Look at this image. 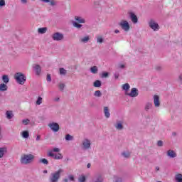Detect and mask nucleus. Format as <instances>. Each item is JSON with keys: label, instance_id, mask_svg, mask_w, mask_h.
I'll return each instance as SVG.
<instances>
[{"label": "nucleus", "instance_id": "42", "mask_svg": "<svg viewBox=\"0 0 182 182\" xmlns=\"http://www.w3.org/2000/svg\"><path fill=\"white\" fill-rule=\"evenodd\" d=\"M29 119H23L22 120V123L23 124H24L25 126H27V124H29Z\"/></svg>", "mask_w": 182, "mask_h": 182}, {"label": "nucleus", "instance_id": "27", "mask_svg": "<svg viewBox=\"0 0 182 182\" xmlns=\"http://www.w3.org/2000/svg\"><path fill=\"white\" fill-rule=\"evenodd\" d=\"M152 107H153V104L150 102H147L145 105L146 112H149V110H150V109H151Z\"/></svg>", "mask_w": 182, "mask_h": 182}, {"label": "nucleus", "instance_id": "47", "mask_svg": "<svg viewBox=\"0 0 182 182\" xmlns=\"http://www.w3.org/2000/svg\"><path fill=\"white\" fill-rule=\"evenodd\" d=\"M95 182H103V178H102L100 176H99L97 178V181H95Z\"/></svg>", "mask_w": 182, "mask_h": 182}, {"label": "nucleus", "instance_id": "39", "mask_svg": "<svg viewBox=\"0 0 182 182\" xmlns=\"http://www.w3.org/2000/svg\"><path fill=\"white\" fill-rule=\"evenodd\" d=\"M101 77H102V78L109 77V73H107V72H103V73H102Z\"/></svg>", "mask_w": 182, "mask_h": 182}, {"label": "nucleus", "instance_id": "62", "mask_svg": "<svg viewBox=\"0 0 182 182\" xmlns=\"http://www.w3.org/2000/svg\"><path fill=\"white\" fill-rule=\"evenodd\" d=\"M157 182H161V181H157Z\"/></svg>", "mask_w": 182, "mask_h": 182}, {"label": "nucleus", "instance_id": "44", "mask_svg": "<svg viewBox=\"0 0 182 182\" xmlns=\"http://www.w3.org/2000/svg\"><path fill=\"white\" fill-rule=\"evenodd\" d=\"M47 82H52V77L50 76V74H48L46 77Z\"/></svg>", "mask_w": 182, "mask_h": 182}, {"label": "nucleus", "instance_id": "30", "mask_svg": "<svg viewBox=\"0 0 182 182\" xmlns=\"http://www.w3.org/2000/svg\"><path fill=\"white\" fill-rule=\"evenodd\" d=\"M122 156H123V157H124L125 159H129V157H130V152L124 151L122 153Z\"/></svg>", "mask_w": 182, "mask_h": 182}, {"label": "nucleus", "instance_id": "18", "mask_svg": "<svg viewBox=\"0 0 182 182\" xmlns=\"http://www.w3.org/2000/svg\"><path fill=\"white\" fill-rule=\"evenodd\" d=\"M89 41H90V38L89 37V36H87L80 39V42H81L82 43H87Z\"/></svg>", "mask_w": 182, "mask_h": 182}, {"label": "nucleus", "instance_id": "2", "mask_svg": "<svg viewBox=\"0 0 182 182\" xmlns=\"http://www.w3.org/2000/svg\"><path fill=\"white\" fill-rule=\"evenodd\" d=\"M63 173V169L60 168L58 171L52 173L49 177L50 182H58L59 178H60V174Z\"/></svg>", "mask_w": 182, "mask_h": 182}, {"label": "nucleus", "instance_id": "20", "mask_svg": "<svg viewBox=\"0 0 182 182\" xmlns=\"http://www.w3.org/2000/svg\"><path fill=\"white\" fill-rule=\"evenodd\" d=\"M91 73H93V75H96L97 72H99V68H97V66H92L90 69Z\"/></svg>", "mask_w": 182, "mask_h": 182}, {"label": "nucleus", "instance_id": "46", "mask_svg": "<svg viewBox=\"0 0 182 182\" xmlns=\"http://www.w3.org/2000/svg\"><path fill=\"white\" fill-rule=\"evenodd\" d=\"M51 151H53L54 153H59V151H60V149L59 148H53Z\"/></svg>", "mask_w": 182, "mask_h": 182}, {"label": "nucleus", "instance_id": "5", "mask_svg": "<svg viewBox=\"0 0 182 182\" xmlns=\"http://www.w3.org/2000/svg\"><path fill=\"white\" fill-rule=\"evenodd\" d=\"M149 26L154 31H157L159 29H160V26H159V23H156V21H154L153 19L149 21Z\"/></svg>", "mask_w": 182, "mask_h": 182}, {"label": "nucleus", "instance_id": "56", "mask_svg": "<svg viewBox=\"0 0 182 182\" xmlns=\"http://www.w3.org/2000/svg\"><path fill=\"white\" fill-rule=\"evenodd\" d=\"M156 70H161V67H157Z\"/></svg>", "mask_w": 182, "mask_h": 182}, {"label": "nucleus", "instance_id": "21", "mask_svg": "<svg viewBox=\"0 0 182 182\" xmlns=\"http://www.w3.org/2000/svg\"><path fill=\"white\" fill-rule=\"evenodd\" d=\"M0 90L1 92H6V90H8V85H6V84L4 83L1 84Z\"/></svg>", "mask_w": 182, "mask_h": 182}, {"label": "nucleus", "instance_id": "17", "mask_svg": "<svg viewBox=\"0 0 182 182\" xmlns=\"http://www.w3.org/2000/svg\"><path fill=\"white\" fill-rule=\"evenodd\" d=\"M8 149L5 147H0V159H2L4 156H5L6 153H7Z\"/></svg>", "mask_w": 182, "mask_h": 182}, {"label": "nucleus", "instance_id": "45", "mask_svg": "<svg viewBox=\"0 0 182 182\" xmlns=\"http://www.w3.org/2000/svg\"><path fill=\"white\" fill-rule=\"evenodd\" d=\"M6 5L5 0H0V7L5 6Z\"/></svg>", "mask_w": 182, "mask_h": 182}, {"label": "nucleus", "instance_id": "11", "mask_svg": "<svg viewBox=\"0 0 182 182\" xmlns=\"http://www.w3.org/2000/svg\"><path fill=\"white\" fill-rule=\"evenodd\" d=\"M91 144H92L90 143V140H89V139H85L82 141V146H83L84 150H89Z\"/></svg>", "mask_w": 182, "mask_h": 182}, {"label": "nucleus", "instance_id": "26", "mask_svg": "<svg viewBox=\"0 0 182 182\" xmlns=\"http://www.w3.org/2000/svg\"><path fill=\"white\" fill-rule=\"evenodd\" d=\"M2 80L4 82V83H5L6 85L9 83V77H8V75H4L2 76Z\"/></svg>", "mask_w": 182, "mask_h": 182}, {"label": "nucleus", "instance_id": "43", "mask_svg": "<svg viewBox=\"0 0 182 182\" xmlns=\"http://www.w3.org/2000/svg\"><path fill=\"white\" fill-rule=\"evenodd\" d=\"M163 144H164V142H163V141L159 140V141H157L158 147H163Z\"/></svg>", "mask_w": 182, "mask_h": 182}, {"label": "nucleus", "instance_id": "24", "mask_svg": "<svg viewBox=\"0 0 182 182\" xmlns=\"http://www.w3.org/2000/svg\"><path fill=\"white\" fill-rule=\"evenodd\" d=\"M75 21H77V22H79V23H85V22H86V21L85 20V18H82V17H79V16H75Z\"/></svg>", "mask_w": 182, "mask_h": 182}, {"label": "nucleus", "instance_id": "23", "mask_svg": "<svg viewBox=\"0 0 182 182\" xmlns=\"http://www.w3.org/2000/svg\"><path fill=\"white\" fill-rule=\"evenodd\" d=\"M46 31H48V28L46 27L38 28V33H41V35H43V33H46Z\"/></svg>", "mask_w": 182, "mask_h": 182}, {"label": "nucleus", "instance_id": "9", "mask_svg": "<svg viewBox=\"0 0 182 182\" xmlns=\"http://www.w3.org/2000/svg\"><path fill=\"white\" fill-rule=\"evenodd\" d=\"M127 96L130 97H137L139 96V90L137 88H132L130 93H127Z\"/></svg>", "mask_w": 182, "mask_h": 182}, {"label": "nucleus", "instance_id": "50", "mask_svg": "<svg viewBox=\"0 0 182 182\" xmlns=\"http://www.w3.org/2000/svg\"><path fill=\"white\" fill-rule=\"evenodd\" d=\"M49 2H50V5H51V6H55V5H56V3L53 0H51Z\"/></svg>", "mask_w": 182, "mask_h": 182}, {"label": "nucleus", "instance_id": "7", "mask_svg": "<svg viewBox=\"0 0 182 182\" xmlns=\"http://www.w3.org/2000/svg\"><path fill=\"white\" fill-rule=\"evenodd\" d=\"M48 157H54L55 160H62L63 159V156H62V154H55L52 152V151H48L47 154Z\"/></svg>", "mask_w": 182, "mask_h": 182}, {"label": "nucleus", "instance_id": "36", "mask_svg": "<svg viewBox=\"0 0 182 182\" xmlns=\"http://www.w3.org/2000/svg\"><path fill=\"white\" fill-rule=\"evenodd\" d=\"M73 26H75V28H77V29L82 28V24H79L77 22H73Z\"/></svg>", "mask_w": 182, "mask_h": 182}, {"label": "nucleus", "instance_id": "3", "mask_svg": "<svg viewBox=\"0 0 182 182\" xmlns=\"http://www.w3.org/2000/svg\"><path fill=\"white\" fill-rule=\"evenodd\" d=\"M14 79L18 85H25L26 82V76L22 73H16L14 75Z\"/></svg>", "mask_w": 182, "mask_h": 182}, {"label": "nucleus", "instance_id": "29", "mask_svg": "<svg viewBox=\"0 0 182 182\" xmlns=\"http://www.w3.org/2000/svg\"><path fill=\"white\" fill-rule=\"evenodd\" d=\"M22 137L23 139H28V137H29V132L28 131H23L22 132Z\"/></svg>", "mask_w": 182, "mask_h": 182}, {"label": "nucleus", "instance_id": "37", "mask_svg": "<svg viewBox=\"0 0 182 182\" xmlns=\"http://www.w3.org/2000/svg\"><path fill=\"white\" fill-rule=\"evenodd\" d=\"M36 105H38V106L42 105V97H38L36 101Z\"/></svg>", "mask_w": 182, "mask_h": 182}, {"label": "nucleus", "instance_id": "59", "mask_svg": "<svg viewBox=\"0 0 182 182\" xmlns=\"http://www.w3.org/2000/svg\"><path fill=\"white\" fill-rule=\"evenodd\" d=\"M43 173H44L45 174L48 173V170H44V171H43Z\"/></svg>", "mask_w": 182, "mask_h": 182}, {"label": "nucleus", "instance_id": "58", "mask_svg": "<svg viewBox=\"0 0 182 182\" xmlns=\"http://www.w3.org/2000/svg\"><path fill=\"white\" fill-rule=\"evenodd\" d=\"M156 171H159V170H160V167L156 166Z\"/></svg>", "mask_w": 182, "mask_h": 182}, {"label": "nucleus", "instance_id": "32", "mask_svg": "<svg viewBox=\"0 0 182 182\" xmlns=\"http://www.w3.org/2000/svg\"><path fill=\"white\" fill-rule=\"evenodd\" d=\"M65 140L66 141H72L73 140V136L70 134L65 135Z\"/></svg>", "mask_w": 182, "mask_h": 182}, {"label": "nucleus", "instance_id": "28", "mask_svg": "<svg viewBox=\"0 0 182 182\" xmlns=\"http://www.w3.org/2000/svg\"><path fill=\"white\" fill-rule=\"evenodd\" d=\"M123 90H125V92H127L129 89H130V85L129 83H125L122 85Z\"/></svg>", "mask_w": 182, "mask_h": 182}, {"label": "nucleus", "instance_id": "1", "mask_svg": "<svg viewBox=\"0 0 182 182\" xmlns=\"http://www.w3.org/2000/svg\"><path fill=\"white\" fill-rule=\"evenodd\" d=\"M33 160H35V156L32 154H23L20 159V163H21V164L28 165L31 164Z\"/></svg>", "mask_w": 182, "mask_h": 182}, {"label": "nucleus", "instance_id": "31", "mask_svg": "<svg viewBox=\"0 0 182 182\" xmlns=\"http://www.w3.org/2000/svg\"><path fill=\"white\" fill-rule=\"evenodd\" d=\"M39 163H42L43 164H46V166H48V164H49V161L46 159H41L39 160Z\"/></svg>", "mask_w": 182, "mask_h": 182}, {"label": "nucleus", "instance_id": "15", "mask_svg": "<svg viewBox=\"0 0 182 182\" xmlns=\"http://www.w3.org/2000/svg\"><path fill=\"white\" fill-rule=\"evenodd\" d=\"M104 114L106 119H109L110 117V109L107 107H104Z\"/></svg>", "mask_w": 182, "mask_h": 182}, {"label": "nucleus", "instance_id": "10", "mask_svg": "<svg viewBox=\"0 0 182 182\" xmlns=\"http://www.w3.org/2000/svg\"><path fill=\"white\" fill-rule=\"evenodd\" d=\"M123 123L124 122L122 120H117L114 126L117 130H123L124 129Z\"/></svg>", "mask_w": 182, "mask_h": 182}, {"label": "nucleus", "instance_id": "8", "mask_svg": "<svg viewBox=\"0 0 182 182\" xmlns=\"http://www.w3.org/2000/svg\"><path fill=\"white\" fill-rule=\"evenodd\" d=\"M48 127H50V130H52L53 132H59V124L56 122H52L48 124Z\"/></svg>", "mask_w": 182, "mask_h": 182}, {"label": "nucleus", "instance_id": "12", "mask_svg": "<svg viewBox=\"0 0 182 182\" xmlns=\"http://www.w3.org/2000/svg\"><path fill=\"white\" fill-rule=\"evenodd\" d=\"M129 18L132 21V22L134 24L137 23L139 22V18H137V16L134 14L133 12L129 13Z\"/></svg>", "mask_w": 182, "mask_h": 182}, {"label": "nucleus", "instance_id": "22", "mask_svg": "<svg viewBox=\"0 0 182 182\" xmlns=\"http://www.w3.org/2000/svg\"><path fill=\"white\" fill-rule=\"evenodd\" d=\"M175 181L176 182H182V174L178 173L175 175Z\"/></svg>", "mask_w": 182, "mask_h": 182}, {"label": "nucleus", "instance_id": "61", "mask_svg": "<svg viewBox=\"0 0 182 182\" xmlns=\"http://www.w3.org/2000/svg\"><path fill=\"white\" fill-rule=\"evenodd\" d=\"M59 98L55 99V102H58Z\"/></svg>", "mask_w": 182, "mask_h": 182}, {"label": "nucleus", "instance_id": "38", "mask_svg": "<svg viewBox=\"0 0 182 182\" xmlns=\"http://www.w3.org/2000/svg\"><path fill=\"white\" fill-rule=\"evenodd\" d=\"M126 68V65L124 64L119 63L117 66V69H124Z\"/></svg>", "mask_w": 182, "mask_h": 182}, {"label": "nucleus", "instance_id": "53", "mask_svg": "<svg viewBox=\"0 0 182 182\" xmlns=\"http://www.w3.org/2000/svg\"><path fill=\"white\" fill-rule=\"evenodd\" d=\"M114 77H115V79H119V74H117V73H115L114 75Z\"/></svg>", "mask_w": 182, "mask_h": 182}, {"label": "nucleus", "instance_id": "52", "mask_svg": "<svg viewBox=\"0 0 182 182\" xmlns=\"http://www.w3.org/2000/svg\"><path fill=\"white\" fill-rule=\"evenodd\" d=\"M42 2H45V4H48V2H50V0H41Z\"/></svg>", "mask_w": 182, "mask_h": 182}, {"label": "nucleus", "instance_id": "35", "mask_svg": "<svg viewBox=\"0 0 182 182\" xmlns=\"http://www.w3.org/2000/svg\"><path fill=\"white\" fill-rule=\"evenodd\" d=\"M103 37L102 36H98L97 37V43H103Z\"/></svg>", "mask_w": 182, "mask_h": 182}, {"label": "nucleus", "instance_id": "19", "mask_svg": "<svg viewBox=\"0 0 182 182\" xmlns=\"http://www.w3.org/2000/svg\"><path fill=\"white\" fill-rule=\"evenodd\" d=\"M34 69L36 70V75H41V72H42V68H41V65H36L34 66Z\"/></svg>", "mask_w": 182, "mask_h": 182}, {"label": "nucleus", "instance_id": "55", "mask_svg": "<svg viewBox=\"0 0 182 182\" xmlns=\"http://www.w3.org/2000/svg\"><path fill=\"white\" fill-rule=\"evenodd\" d=\"M91 166H92V164H90V163L87 164V168H90Z\"/></svg>", "mask_w": 182, "mask_h": 182}, {"label": "nucleus", "instance_id": "34", "mask_svg": "<svg viewBox=\"0 0 182 182\" xmlns=\"http://www.w3.org/2000/svg\"><path fill=\"white\" fill-rule=\"evenodd\" d=\"M94 96H95V97H102V92L100 90L95 91Z\"/></svg>", "mask_w": 182, "mask_h": 182}, {"label": "nucleus", "instance_id": "51", "mask_svg": "<svg viewBox=\"0 0 182 182\" xmlns=\"http://www.w3.org/2000/svg\"><path fill=\"white\" fill-rule=\"evenodd\" d=\"M21 4H28V0H21Z\"/></svg>", "mask_w": 182, "mask_h": 182}, {"label": "nucleus", "instance_id": "14", "mask_svg": "<svg viewBox=\"0 0 182 182\" xmlns=\"http://www.w3.org/2000/svg\"><path fill=\"white\" fill-rule=\"evenodd\" d=\"M154 105L155 107H160V97L154 95Z\"/></svg>", "mask_w": 182, "mask_h": 182}, {"label": "nucleus", "instance_id": "54", "mask_svg": "<svg viewBox=\"0 0 182 182\" xmlns=\"http://www.w3.org/2000/svg\"><path fill=\"white\" fill-rule=\"evenodd\" d=\"M39 140H41V135H38L36 137V141H39Z\"/></svg>", "mask_w": 182, "mask_h": 182}, {"label": "nucleus", "instance_id": "16", "mask_svg": "<svg viewBox=\"0 0 182 182\" xmlns=\"http://www.w3.org/2000/svg\"><path fill=\"white\" fill-rule=\"evenodd\" d=\"M6 117L8 120H11V119L14 118V112L9 110L6 112Z\"/></svg>", "mask_w": 182, "mask_h": 182}, {"label": "nucleus", "instance_id": "33", "mask_svg": "<svg viewBox=\"0 0 182 182\" xmlns=\"http://www.w3.org/2000/svg\"><path fill=\"white\" fill-rule=\"evenodd\" d=\"M66 73H68V71L65 70V68H60V75H63V76H66Z\"/></svg>", "mask_w": 182, "mask_h": 182}, {"label": "nucleus", "instance_id": "57", "mask_svg": "<svg viewBox=\"0 0 182 182\" xmlns=\"http://www.w3.org/2000/svg\"><path fill=\"white\" fill-rule=\"evenodd\" d=\"M119 32H120V31H119V30H115L114 31V33H119Z\"/></svg>", "mask_w": 182, "mask_h": 182}, {"label": "nucleus", "instance_id": "25", "mask_svg": "<svg viewBox=\"0 0 182 182\" xmlns=\"http://www.w3.org/2000/svg\"><path fill=\"white\" fill-rule=\"evenodd\" d=\"M94 87H100L102 86V81L97 80L93 83Z\"/></svg>", "mask_w": 182, "mask_h": 182}, {"label": "nucleus", "instance_id": "41", "mask_svg": "<svg viewBox=\"0 0 182 182\" xmlns=\"http://www.w3.org/2000/svg\"><path fill=\"white\" fill-rule=\"evenodd\" d=\"M58 87H59L60 90H61V92H63V90L65 89V84L60 83L58 85Z\"/></svg>", "mask_w": 182, "mask_h": 182}, {"label": "nucleus", "instance_id": "13", "mask_svg": "<svg viewBox=\"0 0 182 182\" xmlns=\"http://www.w3.org/2000/svg\"><path fill=\"white\" fill-rule=\"evenodd\" d=\"M166 156L170 157V159H176V157H177V153H176L174 150L169 149L166 152Z\"/></svg>", "mask_w": 182, "mask_h": 182}, {"label": "nucleus", "instance_id": "48", "mask_svg": "<svg viewBox=\"0 0 182 182\" xmlns=\"http://www.w3.org/2000/svg\"><path fill=\"white\" fill-rule=\"evenodd\" d=\"M68 178L70 181H75V177L73 175L68 176Z\"/></svg>", "mask_w": 182, "mask_h": 182}, {"label": "nucleus", "instance_id": "4", "mask_svg": "<svg viewBox=\"0 0 182 182\" xmlns=\"http://www.w3.org/2000/svg\"><path fill=\"white\" fill-rule=\"evenodd\" d=\"M119 25L125 32H129V31H130V24H129L127 21L122 20Z\"/></svg>", "mask_w": 182, "mask_h": 182}, {"label": "nucleus", "instance_id": "49", "mask_svg": "<svg viewBox=\"0 0 182 182\" xmlns=\"http://www.w3.org/2000/svg\"><path fill=\"white\" fill-rule=\"evenodd\" d=\"M114 182H123V180L122 179V178H115V181Z\"/></svg>", "mask_w": 182, "mask_h": 182}, {"label": "nucleus", "instance_id": "6", "mask_svg": "<svg viewBox=\"0 0 182 182\" xmlns=\"http://www.w3.org/2000/svg\"><path fill=\"white\" fill-rule=\"evenodd\" d=\"M51 38L53 41H63L65 37L63 36V34L62 33L56 32L52 35Z\"/></svg>", "mask_w": 182, "mask_h": 182}, {"label": "nucleus", "instance_id": "60", "mask_svg": "<svg viewBox=\"0 0 182 182\" xmlns=\"http://www.w3.org/2000/svg\"><path fill=\"white\" fill-rule=\"evenodd\" d=\"M69 180L68 179H64V182H68Z\"/></svg>", "mask_w": 182, "mask_h": 182}, {"label": "nucleus", "instance_id": "40", "mask_svg": "<svg viewBox=\"0 0 182 182\" xmlns=\"http://www.w3.org/2000/svg\"><path fill=\"white\" fill-rule=\"evenodd\" d=\"M78 181L79 182H85V181H86V176H82L78 178Z\"/></svg>", "mask_w": 182, "mask_h": 182}]
</instances>
